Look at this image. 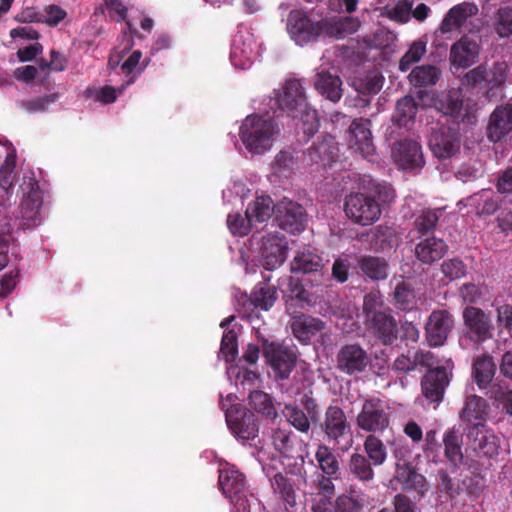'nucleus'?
Instances as JSON below:
<instances>
[{"label": "nucleus", "mask_w": 512, "mask_h": 512, "mask_svg": "<svg viewBox=\"0 0 512 512\" xmlns=\"http://www.w3.org/2000/svg\"><path fill=\"white\" fill-rule=\"evenodd\" d=\"M58 99L59 94L51 93L34 99L23 100L19 103V107L28 113L45 112L49 105L55 103Z\"/></svg>", "instance_id": "obj_50"}, {"label": "nucleus", "mask_w": 512, "mask_h": 512, "mask_svg": "<svg viewBox=\"0 0 512 512\" xmlns=\"http://www.w3.org/2000/svg\"><path fill=\"white\" fill-rule=\"evenodd\" d=\"M219 485L227 498H234L246 491L245 476L237 470H222L219 475Z\"/></svg>", "instance_id": "obj_29"}, {"label": "nucleus", "mask_w": 512, "mask_h": 512, "mask_svg": "<svg viewBox=\"0 0 512 512\" xmlns=\"http://www.w3.org/2000/svg\"><path fill=\"white\" fill-rule=\"evenodd\" d=\"M486 402L483 398L472 395L468 398L465 407L462 410L461 417L475 427H481V422L485 420Z\"/></svg>", "instance_id": "obj_40"}, {"label": "nucleus", "mask_w": 512, "mask_h": 512, "mask_svg": "<svg viewBox=\"0 0 512 512\" xmlns=\"http://www.w3.org/2000/svg\"><path fill=\"white\" fill-rule=\"evenodd\" d=\"M474 201L477 206V213L480 216H488L494 214L499 208V200L489 191H481L475 195Z\"/></svg>", "instance_id": "obj_51"}, {"label": "nucleus", "mask_w": 512, "mask_h": 512, "mask_svg": "<svg viewBox=\"0 0 512 512\" xmlns=\"http://www.w3.org/2000/svg\"><path fill=\"white\" fill-rule=\"evenodd\" d=\"M395 306L402 311H411L417 307L418 299L411 284L401 281L393 291Z\"/></svg>", "instance_id": "obj_39"}, {"label": "nucleus", "mask_w": 512, "mask_h": 512, "mask_svg": "<svg viewBox=\"0 0 512 512\" xmlns=\"http://www.w3.org/2000/svg\"><path fill=\"white\" fill-rule=\"evenodd\" d=\"M249 405L258 413L266 418L274 419L277 411L273 403L272 397L261 390H253L249 393Z\"/></svg>", "instance_id": "obj_44"}, {"label": "nucleus", "mask_w": 512, "mask_h": 512, "mask_svg": "<svg viewBox=\"0 0 512 512\" xmlns=\"http://www.w3.org/2000/svg\"><path fill=\"white\" fill-rule=\"evenodd\" d=\"M20 270L15 268L5 273L0 280V296L5 298L12 293L19 282Z\"/></svg>", "instance_id": "obj_58"}, {"label": "nucleus", "mask_w": 512, "mask_h": 512, "mask_svg": "<svg viewBox=\"0 0 512 512\" xmlns=\"http://www.w3.org/2000/svg\"><path fill=\"white\" fill-rule=\"evenodd\" d=\"M392 408L379 397H370L363 401L356 416L357 427L369 434L383 433L391 423Z\"/></svg>", "instance_id": "obj_5"}, {"label": "nucleus", "mask_w": 512, "mask_h": 512, "mask_svg": "<svg viewBox=\"0 0 512 512\" xmlns=\"http://www.w3.org/2000/svg\"><path fill=\"white\" fill-rule=\"evenodd\" d=\"M441 71L433 65H420L412 69L408 75L409 82L414 87L435 85L440 79Z\"/></svg>", "instance_id": "obj_36"}, {"label": "nucleus", "mask_w": 512, "mask_h": 512, "mask_svg": "<svg viewBox=\"0 0 512 512\" xmlns=\"http://www.w3.org/2000/svg\"><path fill=\"white\" fill-rule=\"evenodd\" d=\"M394 197V190L390 184L369 180L363 192L346 196L344 210L354 223L369 226L379 220L382 204L390 203Z\"/></svg>", "instance_id": "obj_1"}, {"label": "nucleus", "mask_w": 512, "mask_h": 512, "mask_svg": "<svg viewBox=\"0 0 512 512\" xmlns=\"http://www.w3.org/2000/svg\"><path fill=\"white\" fill-rule=\"evenodd\" d=\"M324 268L322 258L311 252H302L298 254L292 262V271L308 273H320Z\"/></svg>", "instance_id": "obj_41"}, {"label": "nucleus", "mask_w": 512, "mask_h": 512, "mask_svg": "<svg viewBox=\"0 0 512 512\" xmlns=\"http://www.w3.org/2000/svg\"><path fill=\"white\" fill-rule=\"evenodd\" d=\"M290 327L294 337L307 344L313 336L324 329L325 325L319 318L300 314L292 317Z\"/></svg>", "instance_id": "obj_22"}, {"label": "nucleus", "mask_w": 512, "mask_h": 512, "mask_svg": "<svg viewBox=\"0 0 512 512\" xmlns=\"http://www.w3.org/2000/svg\"><path fill=\"white\" fill-rule=\"evenodd\" d=\"M324 438L328 442L340 444L344 440L351 438V424L344 410L338 405H329L326 407L323 419H320L316 425Z\"/></svg>", "instance_id": "obj_9"}, {"label": "nucleus", "mask_w": 512, "mask_h": 512, "mask_svg": "<svg viewBox=\"0 0 512 512\" xmlns=\"http://www.w3.org/2000/svg\"><path fill=\"white\" fill-rule=\"evenodd\" d=\"M477 13L478 7L474 3L464 2L450 9V20L456 25H461Z\"/></svg>", "instance_id": "obj_54"}, {"label": "nucleus", "mask_w": 512, "mask_h": 512, "mask_svg": "<svg viewBox=\"0 0 512 512\" xmlns=\"http://www.w3.org/2000/svg\"><path fill=\"white\" fill-rule=\"evenodd\" d=\"M439 220L438 211L431 209L422 210L415 218V230L421 235H427L435 229Z\"/></svg>", "instance_id": "obj_48"}, {"label": "nucleus", "mask_w": 512, "mask_h": 512, "mask_svg": "<svg viewBox=\"0 0 512 512\" xmlns=\"http://www.w3.org/2000/svg\"><path fill=\"white\" fill-rule=\"evenodd\" d=\"M276 213V205L270 196L257 197L251 202L245 212L249 223H262L268 220L273 213Z\"/></svg>", "instance_id": "obj_30"}, {"label": "nucleus", "mask_w": 512, "mask_h": 512, "mask_svg": "<svg viewBox=\"0 0 512 512\" xmlns=\"http://www.w3.org/2000/svg\"><path fill=\"white\" fill-rule=\"evenodd\" d=\"M478 42L464 36L450 49V62L458 67H468L474 64L479 54Z\"/></svg>", "instance_id": "obj_20"}, {"label": "nucleus", "mask_w": 512, "mask_h": 512, "mask_svg": "<svg viewBox=\"0 0 512 512\" xmlns=\"http://www.w3.org/2000/svg\"><path fill=\"white\" fill-rule=\"evenodd\" d=\"M15 164V156L8 154L4 164L0 167V188L6 192L13 186Z\"/></svg>", "instance_id": "obj_57"}, {"label": "nucleus", "mask_w": 512, "mask_h": 512, "mask_svg": "<svg viewBox=\"0 0 512 512\" xmlns=\"http://www.w3.org/2000/svg\"><path fill=\"white\" fill-rule=\"evenodd\" d=\"M278 126L270 116L249 115L240 126V139L246 149L255 154L269 150Z\"/></svg>", "instance_id": "obj_3"}, {"label": "nucleus", "mask_w": 512, "mask_h": 512, "mask_svg": "<svg viewBox=\"0 0 512 512\" xmlns=\"http://www.w3.org/2000/svg\"><path fill=\"white\" fill-rule=\"evenodd\" d=\"M338 148L332 137L313 143L305 153L311 164H320L323 167L331 166L336 160Z\"/></svg>", "instance_id": "obj_25"}, {"label": "nucleus", "mask_w": 512, "mask_h": 512, "mask_svg": "<svg viewBox=\"0 0 512 512\" xmlns=\"http://www.w3.org/2000/svg\"><path fill=\"white\" fill-rule=\"evenodd\" d=\"M412 12V2L409 0H399L393 7H384L381 15L397 23H407L410 20Z\"/></svg>", "instance_id": "obj_47"}, {"label": "nucleus", "mask_w": 512, "mask_h": 512, "mask_svg": "<svg viewBox=\"0 0 512 512\" xmlns=\"http://www.w3.org/2000/svg\"><path fill=\"white\" fill-rule=\"evenodd\" d=\"M473 438V448L479 454L487 457H493L498 454L499 438L493 431L484 426L475 427L471 432Z\"/></svg>", "instance_id": "obj_27"}, {"label": "nucleus", "mask_w": 512, "mask_h": 512, "mask_svg": "<svg viewBox=\"0 0 512 512\" xmlns=\"http://www.w3.org/2000/svg\"><path fill=\"white\" fill-rule=\"evenodd\" d=\"M394 162L403 170L422 168L425 161L421 145L414 140L404 139L396 142L392 148Z\"/></svg>", "instance_id": "obj_14"}, {"label": "nucleus", "mask_w": 512, "mask_h": 512, "mask_svg": "<svg viewBox=\"0 0 512 512\" xmlns=\"http://www.w3.org/2000/svg\"><path fill=\"white\" fill-rule=\"evenodd\" d=\"M448 119L445 122H438L431 128L428 145L435 157L438 159L448 158Z\"/></svg>", "instance_id": "obj_34"}, {"label": "nucleus", "mask_w": 512, "mask_h": 512, "mask_svg": "<svg viewBox=\"0 0 512 512\" xmlns=\"http://www.w3.org/2000/svg\"><path fill=\"white\" fill-rule=\"evenodd\" d=\"M427 341L430 346H441L448 337V312L433 311L425 326Z\"/></svg>", "instance_id": "obj_21"}, {"label": "nucleus", "mask_w": 512, "mask_h": 512, "mask_svg": "<svg viewBox=\"0 0 512 512\" xmlns=\"http://www.w3.org/2000/svg\"><path fill=\"white\" fill-rule=\"evenodd\" d=\"M305 209L298 203L284 199L276 205V221L279 227L290 233H300L305 229Z\"/></svg>", "instance_id": "obj_12"}, {"label": "nucleus", "mask_w": 512, "mask_h": 512, "mask_svg": "<svg viewBox=\"0 0 512 512\" xmlns=\"http://www.w3.org/2000/svg\"><path fill=\"white\" fill-rule=\"evenodd\" d=\"M272 444L283 457L297 459L304 462L301 455L303 441L291 430L277 428L272 433Z\"/></svg>", "instance_id": "obj_19"}, {"label": "nucleus", "mask_w": 512, "mask_h": 512, "mask_svg": "<svg viewBox=\"0 0 512 512\" xmlns=\"http://www.w3.org/2000/svg\"><path fill=\"white\" fill-rule=\"evenodd\" d=\"M512 136V105L505 104L495 108L489 118L487 137L499 142Z\"/></svg>", "instance_id": "obj_16"}, {"label": "nucleus", "mask_w": 512, "mask_h": 512, "mask_svg": "<svg viewBox=\"0 0 512 512\" xmlns=\"http://www.w3.org/2000/svg\"><path fill=\"white\" fill-rule=\"evenodd\" d=\"M326 37L343 38L357 31L359 22L352 17L341 19L326 18Z\"/></svg>", "instance_id": "obj_43"}, {"label": "nucleus", "mask_w": 512, "mask_h": 512, "mask_svg": "<svg viewBox=\"0 0 512 512\" xmlns=\"http://www.w3.org/2000/svg\"><path fill=\"white\" fill-rule=\"evenodd\" d=\"M417 112L418 104L415 99L410 95L404 96L396 103L392 121L399 127H407L414 122Z\"/></svg>", "instance_id": "obj_35"}, {"label": "nucleus", "mask_w": 512, "mask_h": 512, "mask_svg": "<svg viewBox=\"0 0 512 512\" xmlns=\"http://www.w3.org/2000/svg\"><path fill=\"white\" fill-rule=\"evenodd\" d=\"M497 326L507 330L512 336V305L503 304L496 309Z\"/></svg>", "instance_id": "obj_62"}, {"label": "nucleus", "mask_w": 512, "mask_h": 512, "mask_svg": "<svg viewBox=\"0 0 512 512\" xmlns=\"http://www.w3.org/2000/svg\"><path fill=\"white\" fill-rule=\"evenodd\" d=\"M315 460L317 462L318 469L321 471V474L340 477L341 469L338 456L329 446L325 444L318 445L315 452Z\"/></svg>", "instance_id": "obj_32"}, {"label": "nucleus", "mask_w": 512, "mask_h": 512, "mask_svg": "<svg viewBox=\"0 0 512 512\" xmlns=\"http://www.w3.org/2000/svg\"><path fill=\"white\" fill-rule=\"evenodd\" d=\"M314 87L317 92L330 100L333 103L338 102L342 95V80L340 76L336 73H331L330 71H321L317 73Z\"/></svg>", "instance_id": "obj_23"}, {"label": "nucleus", "mask_w": 512, "mask_h": 512, "mask_svg": "<svg viewBox=\"0 0 512 512\" xmlns=\"http://www.w3.org/2000/svg\"><path fill=\"white\" fill-rule=\"evenodd\" d=\"M370 127L369 119L356 118L350 124L346 134L349 148L364 158L374 156L376 151Z\"/></svg>", "instance_id": "obj_10"}, {"label": "nucleus", "mask_w": 512, "mask_h": 512, "mask_svg": "<svg viewBox=\"0 0 512 512\" xmlns=\"http://www.w3.org/2000/svg\"><path fill=\"white\" fill-rule=\"evenodd\" d=\"M227 224L233 234L240 236L247 235L252 223H249L247 218H243L239 213L229 214Z\"/></svg>", "instance_id": "obj_60"}, {"label": "nucleus", "mask_w": 512, "mask_h": 512, "mask_svg": "<svg viewBox=\"0 0 512 512\" xmlns=\"http://www.w3.org/2000/svg\"><path fill=\"white\" fill-rule=\"evenodd\" d=\"M450 118L455 117L462 122H466L468 124H472L475 121V113L473 107L466 103L464 104L463 100L460 101H451L450 100Z\"/></svg>", "instance_id": "obj_55"}, {"label": "nucleus", "mask_w": 512, "mask_h": 512, "mask_svg": "<svg viewBox=\"0 0 512 512\" xmlns=\"http://www.w3.org/2000/svg\"><path fill=\"white\" fill-rule=\"evenodd\" d=\"M426 52V43L422 40L415 41L411 44L408 51L401 57L399 61V69L406 72L410 67L420 61Z\"/></svg>", "instance_id": "obj_49"}, {"label": "nucleus", "mask_w": 512, "mask_h": 512, "mask_svg": "<svg viewBox=\"0 0 512 512\" xmlns=\"http://www.w3.org/2000/svg\"><path fill=\"white\" fill-rule=\"evenodd\" d=\"M496 373V365L490 355L476 357L472 364V374L477 386L486 389L491 384Z\"/></svg>", "instance_id": "obj_28"}, {"label": "nucleus", "mask_w": 512, "mask_h": 512, "mask_svg": "<svg viewBox=\"0 0 512 512\" xmlns=\"http://www.w3.org/2000/svg\"><path fill=\"white\" fill-rule=\"evenodd\" d=\"M495 30L502 38L512 35V8L503 7L498 10Z\"/></svg>", "instance_id": "obj_56"}, {"label": "nucleus", "mask_w": 512, "mask_h": 512, "mask_svg": "<svg viewBox=\"0 0 512 512\" xmlns=\"http://www.w3.org/2000/svg\"><path fill=\"white\" fill-rule=\"evenodd\" d=\"M363 450L367 459L375 467L381 466L387 460V448L383 441L374 434H368L363 442Z\"/></svg>", "instance_id": "obj_37"}, {"label": "nucleus", "mask_w": 512, "mask_h": 512, "mask_svg": "<svg viewBox=\"0 0 512 512\" xmlns=\"http://www.w3.org/2000/svg\"><path fill=\"white\" fill-rule=\"evenodd\" d=\"M373 466L364 454L355 452L349 457L348 473L360 482H371L375 477Z\"/></svg>", "instance_id": "obj_31"}, {"label": "nucleus", "mask_w": 512, "mask_h": 512, "mask_svg": "<svg viewBox=\"0 0 512 512\" xmlns=\"http://www.w3.org/2000/svg\"><path fill=\"white\" fill-rule=\"evenodd\" d=\"M26 188H22L23 198L15 216V221H19V229H30L40 225L42 221L41 208L43 205V193L38 181L34 177H29L28 182H24Z\"/></svg>", "instance_id": "obj_6"}, {"label": "nucleus", "mask_w": 512, "mask_h": 512, "mask_svg": "<svg viewBox=\"0 0 512 512\" xmlns=\"http://www.w3.org/2000/svg\"><path fill=\"white\" fill-rule=\"evenodd\" d=\"M276 299V288L266 283L256 285L249 298L251 304L255 308L265 311L269 310L274 305Z\"/></svg>", "instance_id": "obj_42"}, {"label": "nucleus", "mask_w": 512, "mask_h": 512, "mask_svg": "<svg viewBox=\"0 0 512 512\" xmlns=\"http://www.w3.org/2000/svg\"><path fill=\"white\" fill-rule=\"evenodd\" d=\"M508 70L506 62H496L490 72V76H487V82L494 87L502 86L508 78Z\"/></svg>", "instance_id": "obj_61"}, {"label": "nucleus", "mask_w": 512, "mask_h": 512, "mask_svg": "<svg viewBox=\"0 0 512 512\" xmlns=\"http://www.w3.org/2000/svg\"><path fill=\"white\" fill-rule=\"evenodd\" d=\"M392 512H418L417 505L405 494L398 493L392 500Z\"/></svg>", "instance_id": "obj_63"}, {"label": "nucleus", "mask_w": 512, "mask_h": 512, "mask_svg": "<svg viewBox=\"0 0 512 512\" xmlns=\"http://www.w3.org/2000/svg\"><path fill=\"white\" fill-rule=\"evenodd\" d=\"M275 100L282 111L296 116L299 108L306 107V95L302 83L298 79L287 80L282 91L275 92Z\"/></svg>", "instance_id": "obj_15"}, {"label": "nucleus", "mask_w": 512, "mask_h": 512, "mask_svg": "<svg viewBox=\"0 0 512 512\" xmlns=\"http://www.w3.org/2000/svg\"><path fill=\"white\" fill-rule=\"evenodd\" d=\"M362 310L367 332L381 344L392 345L398 339V322L380 295H365Z\"/></svg>", "instance_id": "obj_2"}, {"label": "nucleus", "mask_w": 512, "mask_h": 512, "mask_svg": "<svg viewBox=\"0 0 512 512\" xmlns=\"http://www.w3.org/2000/svg\"><path fill=\"white\" fill-rule=\"evenodd\" d=\"M271 487L273 492L279 496V498L285 504L286 509L292 508L296 505V492L293 484L290 480L285 477L282 473H276L270 479Z\"/></svg>", "instance_id": "obj_38"}, {"label": "nucleus", "mask_w": 512, "mask_h": 512, "mask_svg": "<svg viewBox=\"0 0 512 512\" xmlns=\"http://www.w3.org/2000/svg\"><path fill=\"white\" fill-rule=\"evenodd\" d=\"M361 273L373 281H382L388 278L389 263L384 257L364 255L358 259Z\"/></svg>", "instance_id": "obj_26"}, {"label": "nucleus", "mask_w": 512, "mask_h": 512, "mask_svg": "<svg viewBox=\"0 0 512 512\" xmlns=\"http://www.w3.org/2000/svg\"><path fill=\"white\" fill-rule=\"evenodd\" d=\"M220 351L226 362H232L235 360L238 354V343L236 332L233 329L224 331L221 339Z\"/></svg>", "instance_id": "obj_53"}, {"label": "nucleus", "mask_w": 512, "mask_h": 512, "mask_svg": "<svg viewBox=\"0 0 512 512\" xmlns=\"http://www.w3.org/2000/svg\"><path fill=\"white\" fill-rule=\"evenodd\" d=\"M448 385V373L444 367L429 369L421 379V392L429 403L439 404Z\"/></svg>", "instance_id": "obj_17"}, {"label": "nucleus", "mask_w": 512, "mask_h": 512, "mask_svg": "<svg viewBox=\"0 0 512 512\" xmlns=\"http://www.w3.org/2000/svg\"><path fill=\"white\" fill-rule=\"evenodd\" d=\"M446 244L442 239L428 238L418 243L415 248L417 258L423 263H432L443 257Z\"/></svg>", "instance_id": "obj_33"}, {"label": "nucleus", "mask_w": 512, "mask_h": 512, "mask_svg": "<svg viewBox=\"0 0 512 512\" xmlns=\"http://www.w3.org/2000/svg\"><path fill=\"white\" fill-rule=\"evenodd\" d=\"M262 353L277 380H285L290 376L297 361V355L293 349L278 342L263 339Z\"/></svg>", "instance_id": "obj_8"}, {"label": "nucleus", "mask_w": 512, "mask_h": 512, "mask_svg": "<svg viewBox=\"0 0 512 512\" xmlns=\"http://www.w3.org/2000/svg\"><path fill=\"white\" fill-rule=\"evenodd\" d=\"M490 398L503 401L506 412L512 416V390L503 392L499 385H493L490 389Z\"/></svg>", "instance_id": "obj_64"}, {"label": "nucleus", "mask_w": 512, "mask_h": 512, "mask_svg": "<svg viewBox=\"0 0 512 512\" xmlns=\"http://www.w3.org/2000/svg\"><path fill=\"white\" fill-rule=\"evenodd\" d=\"M287 242L284 235L267 234L261 239L262 265L267 271L280 267L287 256Z\"/></svg>", "instance_id": "obj_13"}, {"label": "nucleus", "mask_w": 512, "mask_h": 512, "mask_svg": "<svg viewBox=\"0 0 512 512\" xmlns=\"http://www.w3.org/2000/svg\"><path fill=\"white\" fill-rule=\"evenodd\" d=\"M326 25V18L312 19L307 12L294 9L288 14L286 27L290 37L303 46L326 37Z\"/></svg>", "instance_id": "obj_4"}, {"label": "nucleus", "mask_w": 512, "mask_h": 512, "mask_svg": "<svg viewBox=\"0 0 512 512\" xmlns=\"http://www.w3.org/2000/svg\"><path fill=\"white\" fill-rule=\"evenodd\" d=\"M369 364L370 357L359 344H345L336 355V368L349 376L363 373Z\"/></svg>", "instance_id": "obj_11"}, {"label": "nucleus", "mask_w": 512, "mask_h": 512, "mask_svg": "<svg viewBox=\"0 0 512 512\" xmlns=\"http://www.w3.org/2000/svg\"><path fill=\"white\" fill-rule=\"evenodd\" d=\"M225 419L232 434L241 440H254L259 434V419L248 408L233 404L225 409Z\"/></svg>", "instance_id": "obj_7"}, {"label": "nucleus", "mask_w": 512, "mask_h": 512, "mask_svg": "<svg viewBox=\"0 0 512 512\" xmlns=\"http://www.w3.org/2000/svg\"><path fill=\"white\" fill-rule=\"evenodd\" d=\"M12 219L4 216L0 218V270L10 261L9 253L15 260H21L19 244L13 235Z\"/></svg>", "instance_id": "obj_18"}, {"label": "nucleus", "mask_w": 512, "mask_h": 512, "mask_svg": "<svg viewBox=\"0 0 512 512\" xmlns=\"http://www.w3.org/2000/svg\"><path fill=\"white\" fill-rule=\"evenodd\" d=\"M363 505L352 496L342 494L335 502V512H362Z\"/></svg>", "instance_id": "obj_59"}, {"label": "nucleus", "mask_w": 512, "mask_h": 512, "mask_svg": "<svg viewBox=\"0 0 512 512\" xmlns=\"http://www.w3.org/2000/svg\"><path fill=\"white\" fill-rule=\"evenodd\" d=\"M284 413L289 424L296 430L305 434L309 432L312 421L303 409L297 405H286Z\"/></svg>", "instance_id": "obj_46"}, {"label": "nucleus", "mask_w": 512, "mask_h": 512, "mask_svg": "<svg viewBox=\"0 0 512 512\" xmlns=\"http://www.w3.org/2000/svg\"><path fill=\"white\" fill-rule=\"evenodd\" d=\"M300 116L301 129L304 134V141H308L314 134L317 133L320 123L317 111L309 107L306 103V107L299 108L294 118Z\"/></svg>", "instance_id": "obj_45"}, {"label": "nucleus", "mask_w": 512, "mask_h": 512, "mask_svg": "<svg viewBox=\"0 0 512 512\" xmlns=\"http://www.w3.org/2000/svg\"><path fill=\"white\" fill-rule=\"evenodd\" d=\"M463 317L465 324L478 341H485L491 337V321L484 311L476 307H468L464 310Z\"/></svg>", "instance_id": "obj_24"}, {"label": "nucleus", "mask_w": 512, "mask_h": 512, "mask_svg": "<svg viewBox=\"0 0 512 512\" xmlns=\"http://www.w3.org/2000/svg\"><path fill=\"white\" fill-rule=\"evenodd\" d=\"M437 431L429 430L426 433V451L434 455V457L439 456L440 452H443V455L448 458V431L444 432L442 436V442L437 439Z\"/></svg>", "instance_id": "obj_52"}]
</instances>
